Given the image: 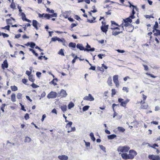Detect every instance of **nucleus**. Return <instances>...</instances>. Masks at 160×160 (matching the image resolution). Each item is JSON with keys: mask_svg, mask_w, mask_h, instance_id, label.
<instances>
[{"mask_svg": "<svg viewBox=\"0 0 160 160\" xmlns=\"http://www.w3.org/2000/svg\"><path fill=\"white\" fill-rule=\"evenodd\" d=\"M6 105L4 103L2 104L1 106V109L2 110V111L4 112V108H5V106H6Z\"/></svg>", "mask_w": 160, "mask_h": 160, "instance_id": "864d4df0", "label": "nucleus"}, {"mask_svg": "<svg viewBox=\"0 0 160 160\" xmlns=\"http://www.w3.org/2000/svg\"><path fill=\"white\" fill-rule=\"evenodd\" d=\"M10 88L12 91H15L18 90L17 87L15 85L11 86Z\"/></svg>", "mask_w": 160, "mask_h": 160, "instance_id": "72a5a7b5", "label": "nucleus"}, {"mask_svg": "<svg viewBox=\"0 0 160 160\" xmlns=\"http://www.w3.org/2000/svg\"><path fill=\"white\" fill-rule=\"evenodd\" d=\"M17 97L18 99H21L22 98V94L20 93H18L17 94Z\"/></svg>", "mask_w": 160, "mask_h": 160, "instance_id": "a19ab883", "label": "nucleus"}, {"mask_svg": "<svg viewBox=\"0 0 160 160\" xmlns=\"http://www.w3.org/2000/svg\"><path fill=\"white\" fill-rule=\"evenodd\" d=\"M99 147L102 150L105 152H106V148L104 146L102 145H100Z\"/></svg>", "mask_w": 160, "mask_h": 160, "instance_id": "4d7b16f0", "label": "nucleus"}, {"mask_svg": "<svg viewBox=\"0 0 160 160\" xmlns=\"http://www.w3.org/2000/svg\"><path fill=\"white\" fill-rule=\"evenodd\" d=\"M78 58H79L77 56H76L72 60V63L73 64L74 63L76 62V59Z\"/></svg>", "mask_w": 160, "mask_h": 160, "instance_id": "338daca9", "label": "nucleus"}, {"mask_svg": "<svg viewBox=\"0 0 160 160\" xmlns=\"http://www.w3.org/2000/svg\"><path fill=\"white\" fill-rule=\"evenodd\" d=\"M1 66L3 69H4L5 68H7L8 67V64L6 59L3 61V63L2 64Z\"/></svg>", "mask_w": 160, "mask_h": 160, "instance_id": "ddd939ff", "label": "nucleus"}, {"mask_svg": "<svg viewBox=\"0 0 160 160\" xmlns=\"http://www.w3.org/2000/svg\"><path fill=\"white\" fill-rule=\"evenodd\" d=\"M130 148L128 146H120L118 148L117 150L119 152H128Z\"/></svg>", "mask_w": 160, "mask_h": 160, "instance_id": "f03ea898", "label": "nucleus"}, {"mask_svg": "<svg viewBox=\"0 0 160 160\" xmlns=\"http://www.w3.org/2000/svg\"><path fill=\"white\" fill-rule=\"evenodd\" d=\"M118 104H116L115 103H113L112 105V108L113 111L114 112V113L113 114V118H114L116 116H117V113H116L115 110L114 109V107L117 105H118Z\"/></svg>", "mask_w": 160, "mask_h": 160, "instance_id": "5701e85b", "label": "nucleus"}, {"mask_svg": "<svg viewBox=\"0 0 160 160\" xmlns=\"http://www.w3.org/2000/svg\"><path fill=\"white\" fill-rule=\"evenodd\" d=\"M57 39V41H58L62 42L64 43H65L66 42V41L64 38H62V39L59 38H58Z\"/></svg>", "mask_w": 160, "mask_h": 160, "instance_id": "5fc2aeb1", "label": "nucleus"}, {"mask_svg": "<svg viewBox=\"0 0 160 160\" xmlns=\"http://www.w3.org/2000/svg\"><path fill=\"white\" fill-rule=\"evenodd\" d=\"M89 108V106H85L83 107L82 108V110L83 111H85L87 110Z\"/></svg>", "mask_w": 160, "mask_h": 160, "instance_id": "79ce46f5", "label": "nucleus"}, {"mask_svg": "<svg viewBox=\"0 0 160 160\" xmlns=\"http://www.w3.org/2000/svg\"><path fill=\"white\" fill-rule=\"evenodd\" d=\"M114 82L115 83L116 87H118L119 85V83L118 80L114 81Z\"/></svg>", "mask_w": 160, "mask_h": 160, "instance_id": "0e129e2a", "label": "nucleus"}, {"mask_svg": "<svg viewBox=\"0 0 160 160\" xmlns=\"http://www.w3.org/2000/svg\"><path fill=\"white\" fill-rule=\"evenodd\" d=\"M111 27H116L115 26L118 27V24L114 21H111Z\"/></svg>", "mask_w": 160, "mask_h": 160, "instance_id": "c85d7f7f", "label": "nucleus"}, {"mask_svg": "<svg viewBox=\"0 0 160 160\" xmlns=\"http://www.w3.org/2000/svg\"><path fill=\"white\" fill-rule=\"evenodd\" d=\"M125 29L129 32H132L134 29V26L130 24H125Z\"/></svg>", "mask_w": 160, "mask_h": 160, "instance_id": "20e7f679", "label": "nucleus"}, {"mask_svg": "<svg viewBox=\"0 0 160 160\" xmlns=\"http://www.w3.org/2000/svg\"><path fill=\"white\" fill-rule=\"evenodd\" d=\"M76 130V128L75 127H73L71 128V129L70 131H68V132H72L75 131Z\"/></svg>", "mask_w": 160, "mask_h": 160, "instance_id": "774afa93", "label": "nucleus"}, {"mask_svg": "<svg viewBox=\"0 0 160 160\" xmlns=\"http://www.w3.org/2000/svg\"><path fill=\"white\" fill-rule=\"evenodd\" d=\"M67 95V93L66 91L62 89L61 90L60 92L58 93V97L61 98H63L66 97Z\"/></svg>", "mask_w": 160, "mask_h": 160, "instance_id": "6e6552de", "label": "nucleus"}, {"mask_svg": "<svg viewBox=\"0 0 160 160\" xmlns=\"http://www.w3.org/2000/svg\"><path fill=\"white\" fill-rule=\"evenodd\" d=\"M110 29L112 31V35L116 36L122 33V31H121L120 28L118 27H111Z\"/></svg>", "mask_w": 160, "mask_h": 160, "instance_id": "f257e3e1", "label": "nucleus"}, {"mask_svg": "<svg viewBox=\"0 0 160 160\" xmlns=\"http://www.w3.org/2000/svg\"><path fill=\"white\" fill-rule=\"evenodd\" d=\"M24 118L26 120L28 119L29 118V116L28 113H26L24 116Z\"/></svg>", "mask_w": 160, "mask_h": 160, "instance_id": "680f3d73", "label": "nucleus"}, {"mask_svg": "<svg viewBox=\"0 0 160 160\" xmlns=\"http://www.w3.org/2000/svg\"><path fill=\"white\" fill-rule=\"evenodd\" d=\"M123 21L124 22V23H125V24H130L129 23V22L131 23L132 22V18L130 17V16L128 18H127L125 19H123Z\"/></svg>", "mask_w": 160, "mask_h": 160, "instance_id": "dca6fc26", "label": "nucleus"}, {"mask_svg": "<svg viewBox=\"0 0 160 160\" xmlns=\"http://www.w3.org/2000/svg\"><path fill=\"white\" fill-rule=\"evenodd\" d=\"M87 22L90 23H92L96 22H97V21H94V20L92 19L90 20L88 19L87 20Z\"/></svg>", "mask_w": 160, "mask_h": 160, "instance_id": "69168bd1", "label": "nucleus"}, {"mask_svg": "<svg viewBox=\"0 0 160 160\" xmlns=\"http://www.w3.org/2000/svg\"><path fill=\"white\" fill-rule=\"evenodd\" d=\"M31 141V138L28 137H26L24 140V142H29Z\"/></svg>", "mask_w": 160, "mask_h": 160, "instance_id": "f704fd0d", "label": "nucleus"}, {"mask_svg": "<svg viewBox=\"0 0 160 160\" xmlns=\"http://www.w3.org/2000/svg\"><path fill=\"white\" fill-rule=\"evenodd\" d=\"M55 80H56V81H57L58 79L56 78L55 79H53L52 80L51 82L52 83V84H53L54 86H55L57 84V83L56 82H55Z\"/></svg>", "mask_w": 160, "mask_h": 160, "instance_id": "c03bdc74", "label": "nucleus"}, {"mask_svg": "<svg viewBox=\"0 0 160 160\" xmlns=\"http://www.w3.org/2000/svg\"><path fill=\"white\" fill-rule=\"evenodd\" d=\"M97 69L98 71H100L102 72H103L104 71V69L102 67H97Z\"/></svg>", "mask_w": 160, "mask_h": 160, "instance_id": "ea45409f", "label": "nucleus"}, {"mask_svg": "<svg viewBox=\"0 0 160 160\" xmlns=\"http://www.w3.org/2000/svg\"><path fill=\"white\" fill-rule=\"evenodd\" d=\"M124 22H123L120 25H118V26L117 27L120 28L121 31H122V32L123 30H124V27H125V23L124 24Z\"/></svg>", "mask_w": 160, "mask_h": 160, "instance_id": "412c9836", "label": "nucleus"}, {"mask_svg": "<svg viewBox=\"0 0 160 160\" xmlns=\"http://www.w3.org/2000/svg\"><path fill=\"white\" fill-rule=\"evenodd\" d=\"M38 22L36 20H34L32 21V25L33 26L37 29L38 30Z\"/></svg>", "mask_w": 160, "mask_h": 160, "instance_id": "aec40b11", "label": "nucleus"}, {"mask_svg": "<svg viewBox=\"0 0 160 160\" xmlns=\"http://www.w3.org/2000/svg\"><path fill=\"white\" fill-rule=\"evenodd\" d=\"M130 7L132 6L133 8L132 11V14H131V15L130 16V17L132 19H133L135 18V17L134 16V14L135 13V12L134 11V9H137V7L136 6H135L133 5H132L131 4H130Z\"/></svg>", "mask_w": 160, "mask_h": 160, "instance_id": "f8f14e48", "label": "nucleus"}, {"mask_svg": "<svg viewBox=\"0 0 160 160\" xmlns=\"http://www.w3.org/2000/svg\"><path fill=\"white\" fill-rule=\"evenodd\" d=\"M44 18H46L47 19H49L51 18L50 14H45L44 16Z\"/></svg>", "mask_w": 160, "mask_h": 160, "instance_id": "09e8293b", "label": "nucleus"}, {"mask_svg": "<svg viewBox=\"0 0 160 160\" xmlns=\"http://www.w3.org/2000/svg\"><path fill=\"white\" fill-rule=\"evenodd\" d=\"M141 104V105L140 106V108L141 109H147L148 108V106L147 104H145L144 105V104Z\"/></svg>", "mask_w": 160, "mask_h": 160, "instance_id": "393cba45", "label": "nucleus"}, {"mask_svg": "<svg viewBox=\"0 0 160 160\" xmlns=\"http://www.w3.org/2000/svg\"><path fill=\"white\" fill-rule=\"evenodd\" d=\"M58 158L61 160H68V157L65 155H59Z\"/></svg>", "mask_w": 160, "mask_h": 160, "instance_id": "f3484780", "label": "nucleus"}, {"mask_svg": "<svg viewBox=\"0 0 160 160\" xmlns=\"http://www.w3.org/2000/svg\"><path fill=\"white\" fill-rule=\"evenodd\" d=\"M158 27V23L156 21L155 22V24L154 26V29L152 30V32H154L155 31L156 32V30H158L157 29Z\"/></svg>", "mask_w": 160, "mask_h": 160, "instance_id": "bb28decb", "label": "nucleus"}, {"mask_svg": "<svg viewBox=\"0 0 160 160\" xmlns=\"http://www.w3.org/2000/svg\"><path fill=\"white\" fill-rule=\"evenodd\" d=\"M28 79L30 81L32 82H34L35 80L32 75H31L29 76Z\"/></svg>", "mask_w": 160, "mask_h": 160, "instance_id": "473e14b6", "label": "nucleus"}, {"mask_svg": "<svg viewBox=\"0 0 160 160\" xmlns=\"http://www.w3.org/2000/svg\"><path fill=\"white\" fill-rule=\"evenodd\" d=\"M21 14H22V20H24V18H23V17H25V20L26 21L28 22H31V21L27 19V18H26V16H25V14L23 13V12H22L21 13Z\"/></svg>", "mask_w": 160, "mask_h": 160, "instance_id": "2f4dec72", "label": "nucleus"}, {"mask_svg": "<svg viewBox=\"0 0 160 160\" xmlns=\"http://www.w3.org/2000/svg\"><path fill=\"white\" fill-rule=\"evenodd\" d=\"M58 96L56 92L51 91L47 95V98H55Z\"/></svg>", "mask_w": 160, "mask_h": 160, "instance_id": "1a4fd4ad", "label": "nucleus"}, {"mask_svg": "<svg viewBox=\"0 0 160 160\" xmlns=\"http://www.w3.org/2000/svg\"><path fill=\"white\" fill-rule=\"evenodd\" d=\"M146 74L148 75V76H150L152 78H155L157 77V76H154L153 75L149 73L148 72L146 73Z\"/></svg>", "mask_w": 160, "mask_h": 160, "instance_id": "052dcab7", "label": "nucleus"}, {"mask_svg": "<svg viewBox=\"0 0 160 160\" xmlns=\"http://www.w3.org/2000/svg\"><path fill=\"white\" fill-rule=\"evenodd\" d=\"M83 99L84 100L88 101H93L94 100V98L90 94H89L88 95V96H85L83 98Z\"/></svg>", "mask_w": 160, "mask_h": 160, "instance_id": "9b49d317", "label": "nucleus"}, {"mask_svg": "<svg viewBox=\"0 0 160 160\" xmlns=\"http://www.w3.org/2000/svg\"><path fill=\"white\" fill-rule=\"evenodd\" d=\"M143 100H141L140 102H138V103H140L141 104H145V101L146 100L147 96L145 95L144 94H142Z\"/></svg>", "mask_w": 160, "mask_h": 160, "instance_id": "6ab92c4d", "label": "nucleus"}, {"mask_svg": "<svg viewBox=\"0 0 160 160\" xmlns=\"http://www.w3.org/2000/svg\"><path fill=\"white\" fill-rule=\"evenodd\" d=\"M145 17L146 18H153L154 17L152 15H146Z\"/></svg>", "mask_w": 160, "mask_h": 160, "instance_id": "e2e57ef3", "label": "nucleus"}, {"mask_svg": "<svg viewBox=\"0 0 160 160\" xmlns=\"http://www.w3.org/2000/svg\"><path fill=\"white\" fill-rule=\"evenodd\" d=\"M35 44L32 42H31L30 43V47L31 48H33L35 46Z\"/></svg>", "mask_w": 160, "mask_h": 160, "instance_id": "bf43d9fd", "label": "nucleus"}, {"mask_svg": "<svg viewBox=\"0 0 160 160\" xmlns=\"http://www.w3.org/2000/svg\"><path fill=\"white\" fill-rule=\"evenodd\" d=\"M10 7L12 9H15L16 7V5L14 2H12L11 4L10 5Z\"/></svg>", "mask_w": 160, "mask_h": 160, "instance_id": "49530a36", "label": "nucleus"}, {"mask_svg": "<svg viewBox=\"0 0 160 160\" xmlns=\"http://www.w3.org/2000/svg\"><path fill=\"white\" fill-rule=\"evenodd\" d=\"M31 86L34 88H37L39 87V86L34 83H33L31 85Z\"/></svg>", "mask_w": 160, "mask_h": 160, "instance_id": "603ef678", "label": "nucleus"}, {"mask_svg": "<svg viewBox=\"0 0 160 160\" xmlns=\"http://www.w3.org/2000/svg\"><path fill=\"white\" fill-rule=\"evenodd\" d=\"M155 36V40L157 44L160 42V30H156V32L153 34Z\"/></svg>", "mask_w": 160, "mask_h": 160, "instance_id": "7ed1b4c3", "label": "nucleus"}, {"mask_svg": "<svg viewBox=\"0 0 160 160\" xmlns=\"http://www.w3.org/2000/svg\"><path fill=\"white\" fill-rule=\"evenodd\" d=\"M10 27L9 25L6 26L2 28V29H6L8 30L9 31H10Z\"/></svg>", "mask_w": 160, "mask_h": 160, "instance_id": "3c124183", "label": "nucleus"}, {"mask_svg": "<svg viewBox=\"0 0 160 160\" xmlns=\"http://www.w3.org/2000/svg\"><path fill=\"white\" fill-rule=\"evenodd\" d=\"M68 106V109H70L74 107V104L73 102H71L69 103Z\"/></svg>", "mask_w": 160, "mask_h": 160, "instance_id": "58836bf2", "label": "nucleus"}, {"mask_svg": "<svg viewBox=\"0 0 160 160\" xmlns=\"http://www.w3.org/2000/svg\"><path fill=\"white\" fill-rule=\"evenodd\" d=\"M113 82L115 81H117L118 80V75H115L113 76Z\"/></svg>", "mask_w": 160, "mask_h": 160, "instance_id": "de8ad7c7", "label": "nucleus"}, {"mask_svg": "<svg viewBox=\"0 0 160 160\" xmlns=\"http://www.w3.org/2000/svg\"><path fill=\"white\" fill-rule=\"evenodd\" d=\"M98 57L100 59H102V56L105 57V54H99L98 55Z\"/></svg>", "mask_w": 160, "mask_h": 160, "instance_id": "13d9d810", "label": "nucleus"}, {"mask_svg": "<svg viewBox=\"0 0 160 160\" xmlns=\"http://www.w3.org/2000/svg\"><path fill=\"white\" fill-rule=\"evenodd\" d=\"M116 94V90L114 89H112V96L113 97V95H115Z\"/></svg>", "mask_w": 160, "mask_h": 160, "instance_id": "8fccbe9b", "label": "nucleus"}, {"mask_svg": "<svg viewBox=\"0 0 160 160\" xmlns=\"http://www.w3.org/2000/svg\"><path fill=\"white\" fill-rule=\"evenodd\" d=\"M107 82L109 85L110 86H112V77L111 76L109 77L108 78Z\"/></svg>", "mask_w": 160, "mask_h": 160, "instance_id": "4be33fe9", "label": "nucleus"}, {"mask_svg": "<svg viewBox=\"0 0 160 160\" xmlns=\"http://www.w3.org/2000/svg\"><path fill=\"white\" fill-rule=\"evenodd\" d=\"M90 136L91 138L92 141H94L95 140V138L94 137V134L92 132H91L90 134Z\"/></svg>", "mask_w": 160, "mask_h": 160, "instance_id": "e433bc0d", "label": "nucleus"}, {"mask_svg": "<svg viewBox=\"0 0 160 160\" xmlns=\"http://www.w3.org/2000/svg\"><path fill=\"white\" fill-rule=\"evenodd\" d=\"M102 25L101 27V29L102 32L106 33L108 30L109 25H106V22H104L103 21L102 22Z\"/></svg>", "mask_w": 160, "mask_h": 160, "instance_id": "39448f33", "label": "nucleus"}, {"mask_svg": "<svg viewBox=\"0 0 160 160\" xmlns=\"http://www.w3.org/2000/svg\"><path fill=\"white\" fill-rule=\"evenodd\" d=\"M63 17H64V18H68V17L69 16V15H68V12H66L64 13L63 14Z\"/></svg>", "mask_w": 160, "mask_h": 160, "instance_id": "a18cd8bd", "label": "nucleus"}, {"mask_svg": "<svg viewBox=\"0 0 160 160\" xmlns=\"http://www.w3.org/2000/svg\"><path fill=\"white\" fill-rule=\"evenodd\" d=\"M116 137L117 136L114 134L108 136V138L109 139H112Z\"/></svg>", "mask_w": 160, "mask_h": 160, "instance_id": "c756f323", "label": "nucleus"}, {"mask_svg": "<svg viewBox=\"0 0 160 160\" xmlns=\"http://www.w3.org/2000/svg\"><path fill=\"white\" fill-rule=\"evenodd\" d=\"M11 99L12 101L13 102H15L16 100V95L15 94L13 93L11 96Z\"/></svg>", "mask_w": 160, "mask_h": 160, "instance_id": "b1692460", "label": "nucleus"}, {"mask_svg": "<svg viewBox=\"0 0 160 160\" xmlns=\"http://www.w3.org/2000/svg\"><path fill=\"white\" fill-rule=\"evenodd\" d=\"M149 146L150 147H151V148H153L155 149L156 148H155L156 147H158V145L156 143H154L152 145L149 144Z\"/></svg>", "mask_w": 160, "mask_h": 160, "instance_id": "c9c22d12", "label": "nucleus"}, {"mask_svg": "<svg viewBox=\"0 0 160 160\" xmlns=\"http://www.w3.org/2000/svg\"><path fill=\"white\" fill-rule=\"evenodd\" d=\"M58 54L62 56H64V54L62 49H61L58 52Z\"/></svg>", "mask_w": 160, "mask_h": 160, "instance_id": "37998d69", "label": "nucleus"}, {"mask_svg": "<svg viewBox=\"0 0 160 160\" xmlns=\"http://www.w3.org/2000/svg\"><path fill=\"white\" fill-rule=\"evenodd\" d=\"M29 50L30 51H31L32 52V53L34 54L37 57L38 56V54L34 50L31 48H29Z\"/></svg>", "mask_w": 160, "mask_h": 160, "instance_id": "4c0bfd02", "label": "nucleus"}, {"mask_svg": "<svg viewBox=\"0 0 160 160\" xmlns=\"http://www.w3.org/2000/svg\"><path fill=\"white\" fill-rule=\"evenodd\" d=\"M2 35L3 36V38H7L9 37V35L8 34L3 32L2 33Z\"/></svg>", "mask_w": 160, "mask_h": 160, "instance_id": "6e6d98bb", "label": "nucleus"}, {"mask_svg": "<svg viewBox=\"0 0 160 160\" xmlns=\"http://www.w3.org/2000/svg\"><path fill=\"white\" fill-rule=\"evenodd\" d=\"M123 100H124L123 99L121 98H119L118 99V101L119 102L121 103L120 105L121 106L125 107L127 103L129 102V100L127 99L125 101H123Z\"/></svg>", "mask_w": 160, "mask_h": 160, "instance_id": "423d86ee", "label": "nucleus"}, {"mask_svg": "<svg viewBox=\"0 0 160 160\" xmlns=\"http://www.w3.org/2000/svg\"><path fill=\"white\" fill-rule=\"evenodd\" d=\"M118 130V131L121 132H124L125 131V129L121 127H118L117 128Z\"/></svg>", "mask_w": 160, "mask_h": 160, "instance_id": "cd10ccee", "label": "nucleus"}, {"mask_svg": "<svg viewBox=\"0 0 160 160\" xmlns=\"http://www.w3.org/2000/svg\"><path fill=\"white\" fill-rule=\"evenodd\" d=\"M137 154V152L133 149L130 150L129 151L128 156L130 159H132L134 158V157Z\"/></svg>", "mask_w": 160, "mask_h": 160, "instance_id": "0eeeda50", "label": "nucleus"}, {"mask_svg": "<svg viewBox=\"0 0 160 160\" xmlns=\"http://www.w3.org/2000/svg\"><path fill=\"white\" fill-rule=\"evenodd\" d=\"M121 156L122 158L125 160L130 159L128 154L126 153H121Z\"/></svg>", "mask_w": 160, "mask_h": 160, "instance_id": "2eb2a0df", "label": "nucleus"}, {"mask_svg": "<svg viewBox=\"0 0 160 160\" xmlns=\"http://www.w3.org/2000/svg\"><path fill=\"white\" fill-rule=\"evenodd\" d=\"M76 47L78 49H79L80 50H84V51H85V50H88L87 49H85V48L83 47L82 45L80 43H78Z\"/></svg>", "mask_w": 160, "mask_h": 160, "instance_id": "4468645a", "label": "nucleus"}, {"mask_svg": "<svg viewBox=\"0 0 160 160\" xmlns=\"http://www.w3.org/2000/svg\"><path fill=\"white\" fill-rule=\"evenodd\" d=\"M68 46L69 47L75 48L76 46V44L75 43L70 42L69 43Z\"/></svg>", "mask_w": 160, "mask_h": 160, "instance_id": "7c9ffc66", "label": "nucleus"}, {"mask_svg": "<svg viewBox=\"0 0 160 160\" xmlns=\"http://www.w3.org/2000/svg\"><path fill=\"white\" fill-rule=\"evenodd\" d=\"M60 108L63 112H65L67 110V106L66 105H63L61 106Z\"/></svg>", "mask_w": 160, "mask_h": 160, "instance_id": "a878e982", "label": "nucleus"}, {"mask_svg": "<svg viewBox=\"0 0 160 160\" xmlns=\"http://www.w3.org/2000/svg\"><path fill=\"white\" fill-rule=\"evenodd\" d=\"M148 158L149 159L152 160H160V157L158 155H149Z\"/></svg>", "mask_w": 160, "mask_h": 160, "instance_id": "9d476101", "label": "nucleus"}, {"mask_svg": "<svg viewBox=\"0 0 160 160\" xmlns=\"http://www.w3.org/2000/svg\"><path fill=\"white\" fill-rule=\"evenodd\" d=\"M85 49H87L88 50H85V51L89 52V51H93L95 50V48H91L90 45H88V43H87V45L86 46V48Z\"/></svg>", "mask_w": 160, "mask_h": 160, "instance_id": "a211bd4d", "label": "nucleus"}]
</instances>
